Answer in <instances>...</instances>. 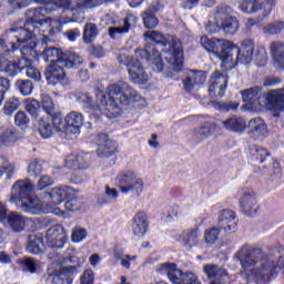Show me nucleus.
<instances>
[{"mask_svg":"<svg viewBox=\"0 0 284 284\" xmlns=\"http://www.w3.org/2000/svg\"><path fill=\"white\" fill-rule=\"evenodd\" d=\"M144 40L151 45L144 49L135 50V58H130L126 65L129 81L135 85H145L150 81V75L143 68V61L152 65L153 72L158 74L163 72L165 61L173 72H183V44L174 36L163 37L159 31H146Z\"/></svg>","mask_w":284,"mask_h":284,"instance_id":"1","label":"nucleus"},{"mask_svg":"<svg viewBox=\"0 0 284 284\" xmlns=\"http://www.w3.org/2000/svg\"><path fill=\"white\" fill-rule=\"evenodd\" d=\"M77 102L83 108L93 110L97 116L104 114L108 119H114L121 114L125 105L135 101H143L142 97L128 82H118L106 88V91L97 93V103L88 93L80 92L75 94Z\"/></svg>","mask_w":284,"mask_h":284,"instance_id":"2","label":"nucleus"},{"mask_svg":"<svg viewBox=\"0 0 284 284\" xmlns=\"http://www.w3.org/2000/svg\"><path fill=\"white\" fill-rule=\"evenodd\" d=\"M235 258L240 261L244 270H250V267H254L256 263H260L247 275L250 281H254L257 284H267L274 281L278 275V271L284 270L283 257L278 262H274L272 258H263V251L251 246H243L236 252Z\"/></svg>","mask_w":284,"mask_h":284,"instance_id":"3","label":"nucleus"},{"mask_svg":"<svg viewBox=\"0 0 284 284\" xmlns=\"http://www.w3.org/2000/svg\"><path fill=\"white\" fill-rule=\"evenodd\" d=\"M12 52L20 48V53L22 55V60L19 58L8 61V54L11 51H7L4 55H1L3 52V44L0 41V70L3 68H8L11 72H17V70H26V74L28 79H33V81H41V71L37 69L32 63L37 61L39 57V51L37 50V42L34 39L24 40L23 42L10 44Z\"/></svg>","mask_w":284,"mask_h":284,"instance_id":"4","label":"nucleus"},{"mask_svg":"<svg viewBox=\"0 0 284 284\" xmlns=\"http://www.w3.org/2000/svg\"><path fill=\"white\" fill-rule=\"evenodd\" d=\"M54 8L52 7H41L33 10H29L28 17L31 20V22H27L24 24V28H20L18 31L12 30V32H18L17 43H23V41H30V39H33V41L37 42V28H34V23H39L41 28H43V22L45 19H48L45 16L50 14Z\"/></svg>","mask_w":284,"mask_h":284,"instance_id":"5","label":"nucleus"},{"mask_svg":"<svg viewBox=\"0 0 284 284\" xmlns=\"http://www.w3.org/2000/svg\"><path fill=\"white\" fill-rule=\"evenodd\" d=\"M115 181L119 183V191L130 199H139L145 190V181L138 176L132 170H124L118 173Z\"/></svg>","mask_w":284,"mask_h":284,"instance_id":"6","label":"nucleus"},{"mask_svg":"<svg viewBox=\"0 0 284 284\" xmlns=\"http://www.w3.org/2000/svg\"><path fill=\"white\" fill-rule=\"evenodd\" d=\"M42 59L44 61H50V63H60L64 68L69 69L77 68L83 63V58L72 52L63 53L61 49L54 47L44 48Z\"/></svg>","mask_w":284,"mask_h":284,"instance_id":"7","label":"nucleus"},{"mask_svg":"<svg viewBox=\"0 0 284 284\" xmlns=\"http://www.w3.org/2000/svg\"><path fill=\"white\" fill-rule=\"evenodd\" d=\"M159 274H166L173 284H201L194 273H183L174 263H163L156 266Z\"/></svg>","mask_w":284,"mask_h":284,"instance_id":"8","label":"nucleus"},{"mask_svg":"<svg viewBox=\"0 0 284 284\" xmlns=\"http://www.w3.org/2000/svg\"><path fill=\"white\" fill-rule=\"evenodd\" d=\"M30 221L31 220L18 212H11L8 214L6 205L0 202V223H2V225H8L12 232H23V230H26V225L29 224Z\"/></svg>","mask_w":284,"mask_h":284,"instance_id":"9","label":"nucleus"},{"mask_svg":"<svg viewBox=\"0 0 284 284\" xmlns=\"http://www.w3.org/2000/svg\"><path fill=\"white\" fill-rule=\"evenodd\" d=\"M33 192L34 185L32 182H30V180H18L11 187V196L9 199V203L17 205L24 199H28V196H32Z\"/></svg>","mask_w":284,"mask_h":284,"instance_id":"10","label":"nucleus"},{"mask_svg":"<svg viewBox=\"0 0 284 284\" xmlns=\"http://www.w3.org/2000/svg\"><path fill=\"white\" fill-rule=\"evenodd\" d=\"M274 6H276V0H243L239 8L244 14H255L258 10H264L267 17L274 10Z\"/></svg>","mask_w":284,"mask_h":284,"instance_id":"11","label":"nucleus"},{"mask_svg":"<svg viewBox=\"0 0 284 284\" xmlns=\"http://www.w3.org/2000/svg\"><path fill=\"white\" fill-rule=\"evenodd\" d=\"M34 3L47 6L48 8H63V12H74L77 7L89 6V3H98L99 0H32Z\"/></svg>","mask_w":284,"mask_h":284,"instance_id":"12","label":"nucleus"},{"mask_svg":"<svg viewBox=\"0 0 284 284\" xmlns=\"http://www.w3.org/2000/svg\"><path fill=\"white\" fill-rule=\"evenodd\" d=\"M72 194H74V191L70 186H55L45 193L44 205L48 207H57V205H61L65 199H70Z\"/></svg>","mask_w":284,"mask_h":284,"instance_id":"13","label":"nucleus"},{"mask_svg":"<svg viewBox=\"0 0 284 284\" xmlns=\"http://www.w3.org/2000/svg\"><path fill=\"white\" fill-rule=\"evenodd\" d=\"M68 241V234L61 225H53L47 231L45 243L48 247L61 248Z\"/></svg>","mask_w":284,"mask_h":284,"instance_id":"14","label":"nucleus"},{"mask_svg":"<svg viewBox=\"0 0 284 284\" xmlns=\"http://www.w3.org/2000/svg\"><path fill=\"white\" fill-rule=\"evenodd\" d=\"M236 44L229 41V44L223 47L222 50L219 52V57H215V59H219L221 61V68H225V70H232L233 68H236L237 62L236 58H234V54H236Z\"/></svg>","mask_w":284,"mask_h":284,"instance_id":"15","label":"nucleus"},{"mask_svg":"<svg viewBox=\"0 0 284 284\" xmlns=\"http://www.w3.org/2000/svg\"><path fill=\"white\" fill-rule=\"evenodd\" d=\"M16 205L27 214H41L45 212V202H41L39 197L32 195L24 197Z\"/></svg>","mask_w":284,"mask_h":284,"instance_id":"16","label":"nucleus"},{"mask_svg":"<svg viewBox=\"0 0 284 284\" xmlns=\"http://www.w3.org/2000/svg\"><path fill=\"white\" fill-rule=\"evenodd\" d=\"M98 141L101 144L98 149V156L102 159H111L110 165H114L116 163V144H112V142H108V134L101 133L98 135Z\"/></svg>","mask_w":284,"mask_h":284,"instance_id":"17","label":"nucleus"},{"mask_svg":"<svg viewBox=\"0 0 284 284\" xmlns=\"http://www.w3.org/2000/svg\"><path fill=\"white\" fill-rule=\"evenodd\" d=\"M64 130L65 125L61 118H53L51 122L43 119L40 120L39 132L42 139H50L54 132H63Z\"/></svg>","mask_w":284,"mask_h":284,"instance_id":"18","label":"nucleus"},{"mask_svg":"<svg viewBox=\"0 0 284 284\" xmlns=\"http://www.w3.org/2000/svg\"><path fill=\"white\" fill-rule=\"evenodd\" d=\"M235 51V59L237 64L242 63V65H247L250 63H252V59L254 57V40L252 39H246L242 42V47L239 48V45H236V50Z\"/></svg>","mask_w":284,"mask_h":284,"instance_id":"19","label":"nucleus"},{"mask_svg":"<svg viewBox=\"0 0 284 284\" xmlns=\"http://www.w3.org/2000/svg\"><path fill=\"white\" fill-rule=\"evenodd\" d=\"M225 90H227V75L215 71L211 75V84L209 87L211 97H224Z\"/></svg>","mask_w":284,"mask_h":284,"instance_id":"20","label":"nucleus"},{"mask_svg":"<svg viewBox=\"0 0 284 284\" xmlns=\"http://www.w3.org/2000/svg\"><path fill=\"white\" fill-rule=\"evenodd\" d=\"M64 134H81V126L83 125V114L81 112L72 111L64 118Z\"/></svg>","mask_w":284,"mask_h":284,"instance_id":"21","label":"nucleus"},{"mask_svg":"<svg viewBox=\"0 0 284 284\" xmlns=\"http://www.w3.org/2000/svg\"><path fill=\"white\" fill-rule=\"evenodd\" d=\"M200 43L204 50H206V52L212 55L213 59L219 57V53L223 50V48H225V45H230L229 40L216 38L210 39L205 36L201 38Z\"/></svg>","mask_w":284,"mask_h":284,"instance_id":"22","label":"nucleus"},{"mask_svg":"<svg viewBox=\"0 0 284 284\" xmlns=\"http://www.w3.org/2000/svg\"><path fill=\"white\" fill-rule=\"evenodd\" d=\"M44 77L49 85H63L65 83V71L59 65V63H51L44 71Z\"/></svg>","mask_w":284,"mask_h":284,"instance_id":"23","label":"nucleus"},{"mask_svg":"<svg viewBox=\"0 0 284 284\" xmlns=\"http://www.w3.org/2000/svg\"><path fill=\"white\" fill-rule=\"evenodd\" d=\"M203 270L207 278H213L211 284H230L227 271L221 270L217 265L206 264Z\"/></svg>","mask_w":284,"mask_h":284,"instance_id":"24","label":"nucleus"},{"mask_svg":"<svg viewBox=\"0 0 284 284\" xmlns=\"http://www.w3.org/2000/svg\"><path fill=\"white\" fill-rule=\"evenodd\" d=\"M217 223L226 234L236 232V213L231 210H222L219 213Z\"/></svg>","mask_w":284,"mask_h":284,"instance_id":"25","label":"nucleus"},{"mask_svg":"<svg viewBox=\"0 0 284 284\" xmlns=\"http://www.w3.org/2000/svg\"><path fill=\"white\" fill-rule=\"evenodd\" d=\"M150 227V221H148V214L143 211H139L133 216L132 222V233L141 239L148 234V230Z\"/></svg>","mask_w":284,"mask_h":284,"instance_id":"26","label":"nucleus"},{"mask_svg":"<svg viewBox=\"0 0 284 284\" xmlns=\"http://www.w3.org/2000/svg\"><path fill=\"white\" fill-rule=\"evenodd\" d=\"M240 207L243 214H246V216H254V214L258 212V204L254 192L248 191L242 195L240 201Z\"/></svg>","mask_w":284,"mask_h":284,"instance_id":"27","label":"nucleus"},{"mask_svg":"<svg viewBox=\"0 0 284 284\" xmlns=\"http://www.w3.org/2000/svg\"><path fill=\"white\" fill-rule=\"evenodd\" d=\"M248 132L257 139L258 141H263V139H267L270 132L267 131V124L261 118H254L248 121Z\"/></svg>","mask_w":284,"mask_h":284,"instance_id":"28","label":"nucleus"},{"mask_svg":"<svg viewBox=\"0 0 284 284\" xmlns=\"http://www.w3.org/2000/svg\"><path fill=\"white\" fill-rule=\"evenodd\" d=\"M77 272L75 266H64L60 271L49 273L48 281L52 284H72V278L69 274Z\"/></svg>","mask_w":284,"mask_h":284,"instance_id":"29","label":"nucleus"},{"mask_svg":"<svg viewBox=\"0 0 284 284\" xmlns=\"http://www.w3.org/2000/svg\"><path fill=\"white\" fill-rule=\"evenodd\" d=\"M207 80V75L202 71H189L183 80V87L186 92H192L199 85H203Z\"/></svg>","mask_w":284,"mask_h":284,"instance_id":"30","label":"nucleus"},{"mask_svg":"<svg viewBox=\"0 0 284 284\" xmlns=\"http://www.w3.org/2000/svg\"><path fill=\"white\" fill-rule=\"evenodd\" d=\"M179 243H183L185 247H196L199 245V240L201 239V230L199 227L191 229L182 232L178 236H173Z\"/></svg>","mask_w":284,"mask_h":284,"instance_id":"31","label":"nucleus"},{"mask_svg":"<svg viewBox=\"0 0 284 284\" xmlns=\"http://www.w3.org/2000/svg\"><path fill=\"white\" fill-rule=\"evenodd\" d=\"M270 159V151L265 148L252 145L248 149V160L253 165H262Z\"/></svg>","mask_w":284,"mask_h":284,"instance_id":"32","label":"nucleus"},{"mask_svg":"<svg viewBox=\"0 0 284 284\" xmlns=\"http://www.w3.org/2000/svg\"><path fill=\"white\" fill-rule=\"evenodd\" d=\"M222 126L224 130H229V132H245L247 129V123L245 122V119L233 115L231 118H227L222 122Z\"/></svg>","mask_w":284,"mask_h":284,"instance_id":"33","label":"nucleus"},{"mask_svg":"<svg viewBox=\"0 0 284 284\" xmlns=\"http://www.w3.org/2000/svg\"><path fill=\"white\" fill-rule=\"evenodd\" d=\"M90 165V154L80 153L78 155H70L67 159V168L70 170H85Z\"/></svg>","mask_w":284,"mask_h":284,"instance_id":"34","label":"nucleus"},{"mask_svg":"<svg viewBox=\"0 0 284 284\" xmlns=\"http://www.w3.org/2000/svg\"><path fill=\"white\" fill-rule=\"evenodd\" d=\"M217 26L225 34H235L239 32V20L236 17L223 16Z\"/></svg>","mask_w":284,"mask_h":284,"instance_id":"35","label":"nucleus"},{"mask_svg":"<svg viewBox=\"0 0 284 284\" xmlns=\"http://www.w3.org/2000/svg\"><path fill=\"white\" fill-rule=\"evenodd\" d=\"M45 250L43 237L39 235H30L27 244V252L30 254H41Z\"/></svg>","mask_w":284,"mask_h":284,"instance_id":"36","label":"nucleus"},{"mask_svg":"<svg viewBox=\"0 0 284 284\" xmlns=\"http://www.w3.org/2000/svg\"><path fill=\"white\" fill-rule=\"evenodd\" d=\"M242 99L247 110H256L258 105V92L253 89L242 91Z\"/></svg>","mask_w":284,"mask_h":284,"instance_id":"37","label":"nucleus"},{"mask_svg":"<svg viewBox=\"0 0 284 284\" xmlns=\"http://www.w3.org/2000/svg\"><path fill=\"white\" fill-rule=\"evenodd\" d=\"M64 258H67V263H71L69 267H75V272L78 267H81L85 263V257L79 256L77 248L72 247L65 251Z\"/></svg>","mask_w":284,"mask_h":284,"instance_id":"38","label":"nucleus"},{"mask_svg":"<svg viewBox=\"0 0 284 284\" xmlns=\"http://www.w3.org/2000/svg\"><path fill=\"white\" fill-rule=\"evenodd\" d=\"M42 30H48L50 37L59 34L61 32V20L47 18L42 23Z\"/></svg>","mask_w":284,"mask_h":284,"instance_id":"39","label":"nucleus"},{"mask_svg":"<svg viewBox=\"0 0 284 284\" xmlns=\"http://www.w3.org/2000/svg\"><path fill=\"white\" fill-rule=\"evenodd\" d=\"M119 199V191L116 189H111L110 186H105L104 194L100 195L98 199V203L100 205H108V203H114Z\"/></svg>","mask_w":284,"mask_h":284,"instance_id":"40","label":"nucleus"},{"mask_svg":"<svg viewBox=\"0 0 284 284\" xmlns=\"http://www.w3.org/2000/svg\"><path fill=\"white\" fill-rule=\"evenodd\" d=\"M282 42H272L270 45V51L274 60V65L277 68V65L283 61L284 59V51Z\"/></svg>","mask_w":284,"mask_h":284,"instance_id":"41","label":"nucleus"},{"mask_svg":"<svg viewBox=\"0 0 284 284\" xmlns=\"http://www.w3.org/2000/svg\"><path fill=\"white\" fill-rule=\"evenodd\" d=\"M24 103V108L28 111V113L34 119H39V116L41 115V103H39V101L32 98L26 99Z\"/></svg>","mask_w":284,"mask_h":284,"instance_id":"42","label":"nucleus"},{"mask_svg":"<svg viewBox=\"0 0 284 284\" xmlns=\"http://www.w3.org/2000/svg\"><path fill=\"white\" fill-rule=\"evenodd\" d=\"M0 172H2L1 176L6 174L7 179H12L14 172H17V166H14V163L10 162V160L0 158Z\"/></svg>","mask_w":284,"mask_h":284,"instance_id":"43","label":"nucleus"},{"mask_svg":"<svg viewBox=\"0 0 284 284\" xmlns=\"http://www.w3.org/2000/svg\"><path fill=\"white\" fill-rule=\"evenodd\" d=\"M113 256L115 261H121V265L125 270H130V263L136 261V255L124 254L123 251L116 248L114 250Z\"/></svg>","mask_w":284,"mask_h":284,"instance_id":"44","label":"nucleus"},{"mask_svg":"<svg viewBox=\"0 0 284 284\" xmlns=\"http://www.w3.org/2000/svg\"><path fill=\"white\" fill-rule=\"evenodd\" d=\"M97 34H99V29L94 23H87L83 30V40L84 43H92L97 39Z\"/></svg>","mask_w":284,"mask_h":284,"instance_id":"45","label":"nucleus"},{"mask_svg":"<svg viewBox=\"0 0 284 284\" xmlns=\"http://www.w3.org/2000/svg\"><path fill=\"white\" fill-rule=\"evenodd\" d=\"M132 17H126L122 27H114L109 29V36L114 39L116 34H128L130 32V20Z\"/></svg>","mask_w":284,"mask_h":284,"instance_id":"46","label":"nucleus"},{"mask_svg":"<svg viewBox=\"0 0 284 284\" xmlns=\"http://www.w3.org/2000/svg\"><path fill=\"white\" fill-rule=\"evenodd\" d=\"M41 105L45 114H49V116L54 114V101H52V98L50 95L45 93L41 94Z\"/></svg>","mask_w":284,"mask_h":284,"instance_id":"47","label":"nucleus"},{"mask_svg":"<svg viewBox=\"0 0 284 284\" xmlns=\"http://www.w3.org/2000/svg\"><path fill=\"white\" fill-rule=\"evenodd\" d=\"M284 30V22L276 21L263 27L264 34H278Z\"/></svg>","mask_w":284,"mask_h":284,"instance_id":"48","label":"nucleus"},{"mask_svg":"<svg viewBox=\"0 0 284 284\" xmlns=\"http://www.w3.org/2000/svg\"><path fill=\"white\" fill-rule=\"evenodd\" d=\"M144 27L149 30H152V28H155L159 26V19H156V16H154V12L152 11H145L142 14Z\"/></svg>","mask_w":284,"mask_h":284,"instance_id":"49","label":"nucleus"},{"mask_svg":"<svg viewBox=\"0 0 284 284\" xmlns=\"http://www.w3.org/2000/svg\"><path fill=\"white\" fill-rule=\"evenodd\" d=\"M17 133L14 132V130L10 129L2 134V136L0 138V143H2V145H6L7 148H10V145H14V143H17Z\"/></svg>","mask_w":284,"mask_h":284,"instance_id":"50","label":"nucleus"},{"mask_svg":"<svg viewBox=\"0 0 284 284\" xmlns=\"http://www.w3.org/2000/svg\"><path fill=\"white\" fill-rule=\"evenodd\" d=\"M16 85L23 97L32 94L33 87L30 80H18Z\"/></svg>","mask_w":284,"mask_h":284,"instance_id":"51","label":"nucleus"},{"mask_svg":"<svg viewBox=\"0 0 284 284\" xmlns=\"http://www.w3.org/2000/svg\"><path fill=\"white\" fill-rule=\"evenodd\" d=\"M87 236H88V231H85V229H81V226H77L72 231L71 241L73 243H83Z\"/></svg>","mask_w":284,"mask_h":284,"instance_id":"52","label":"nucleus"},{"mask_svg":"<svg viewBox=\"0 0 284 284\" xmlns=\"http://www.w3.org/2000/svg\"><path fill=\"white\" fill-rule=\"evenodd\" d=\"M220 231L217 227H212L204 232V239L207 245H214L219 241Z\"/></svg>","mask_w":284,"mask_h":284,"instance_id":"53","label":"nucleus"},{"mask_svg":"<svg viewBox=\"0 0 284 284\" xmlns=\"http://www.w3.org/2000/svg\"><path fill=\"white\" fill-rule=\"evenodd\" d=\"M20 263L22 264L24 272H30V274L37 273V267L39 266V264H37V261H34V258L27 257L24 260H21Z\"/></svg>","mask_w":284,"mask_h":284,"instance_id":"54","label":"nucleus"},{"mask_svg":"<svg viewBox=\"0 0 284 284\" xmlns=\"http://www.w3.org/2000/svg\"><path fill=\"white\" fill-rule=\"evenodd\" d=\"M48 261L50 265H65L68 263V258L57 253V251L49 253Z\"/></svg>","mask_w":284,"mask_h":284,"instance_id":"55","label":"nucleus"},{"mask_svg":"<svg viewBox=\"0 0 284 284\" xmlns=\"http://www.w3.org/2000/svg\"><path fill=\"white\" fill-rule=\"evenodd\" d=\"M19 105H21V102H19V99L11 98L9 99L4 104V114L9 115L16 112V110H19Z\"/></svg>","mask_w":284,"mask_h":284,"instance_id":"56","label":"nucleus"},{"mask_svg":"<svg viewBox=\"0 0 284 284\" xmlns=\"http://www.w3.org/2000/svg\"><path fill=\"white\" fill-rule=\"evenodd\" d=\"M14 123L16 125H18L19 128H23L26 125H28V123H30V119L28 118V115L26 114V112L20 111L16 114L14 116Z\"/></svg>","mask_w":284,"mask_h":284,"instance_id":"57","label":"nucleus"},{"mask_svg":"<svg viewBox=\"0 0 284 284\" xmlns=\"http://www.w3.org/2000/svg\"><path fill=\"white\" fill-rule=\"evenodd\" d=\"M213 108H215V110H237L239 109V103H232V102H226V103H222V102H212Z\"/></svg>","mask_w":284,"mask_h":284,"instance_id":"58","label":"nucleus"},{"mask_svg":"<svg viewBox=\"0 0 284 284\" xmlns=\"http://www.w3.org/2000/svg\"><path fill=\"white\" fill-rule=\"evenodd\" d=\"M42 171L43 168L41 166V163H39V161H33L29 164L28 174H30V176H39Z\"/></svg>","mask_w":284,"mask_h":284,"instance_id":"59","label":"nucleus"},{"mask_svg":"<svg viewBox=\"0 0 284 284\" xmlns=\"http://www.w3.org/2000/svg\"><path fill=\"white\" fill-rule=\"evenodd\" d=\"M50 185H54V180H52L50 175H43L38 181L39 190H45V187H50Z\"/></svg>","mask_w":284,"mask_h":284,"instance_id":"60","label":"nucleus"},{"mask_svg":"<svg viewBox=\"0 0 284 284\" xmlns=\"http://www.w3.org/2000/svg\"><path fill=\"white\" fill-rule=\"evenodd\" d=\"M10 90V81L6 78L0 79V105L3 103L6 91Z\"/></svg>","mask_w":284,"mask_h":284,"instance_id":"61","label":"nucleus"},{"mask_svg":"<svg viewBox=\"0 0 284 284\" xmlns=\"http://www.w3.org/2000/svg\"><path fill=\"white\" fill-rule=\"evenodd\" d=\"M81 284H94V272L87 270L80 278Z\"/></svg>","mask_w":284,"mask_h":284,"instance_id":"62","label":"nucleus"},{"mask_svg":"<svg viewBox=\"0 0 284 284\" xmlns=\"http://www.w3.org/2000/svg\"><path fill=\"white\" fill-rule=\"evenodd\" d=\"M255 59L260 63H267V51L264 49V47L257 48Z\"/></svg>","mask_w":284,"mask_h":284,"instance_id":"63","label":"nucleus"},{"mask_svg":"<svg viewBox=\"0 0 284 284\" xmlns=\"http://www.w3.org/2000/svg\"><path fill=\"white\" fill-rule=\"evenodd\" d=\"M9 3L13 8H28L30 0H9Z\"/></svg>","mask_w":284,"mask_h":284,"instance_id":"64","label":"nucleus"}]
</instances>
